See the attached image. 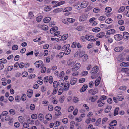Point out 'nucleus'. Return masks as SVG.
<instances>
[{
  "label": "nucleus",
  "mask_w": 129,
  "mask_h": 129,
  "mask_svg": "<svg viewBox=\"0 0 129 129\" xmlns=\"http://www.w3.org/2000/svg\"><path fill=\"white\" fill-rule=\"evenodd\" d=\"M88 17L87 14H84L80 16L79 18V20L80 22H82L85 21Z\"/></svg>",
  "instance_id": "nucleus-4"
},
{
  "label": "nucleus",
  "mask_w": 129,
  "mask_h": 129,
  "mask_svg": "<svg viewBox=\"0 0 129 129\" xmlns=\"http://www.w3.org/2000/svg\"><path fill=\"white\" fill-rule=\"evenodd\" d=\"M42 16H39L37 17L36 18V21L38 22H40L42 18Z\"/></svg>",
  "instance_id": "nucleus-38"
},
{
  "label": "nucleus",
  "mask_w": 129,
  "mask_h": 129,
  "mask_svg": "<svg viewBox=\"0 0 129 129\" xmlns=\"http://www.w3.org/2000/svg\"><path fill=\"white\" fill-rule=\"evenodd\" d=\"M97 96H95L93 97H90L89 98V100L91 101L94 102L97 99Z\"/></svg>",
  "instance_id": "nucleus-32"
},
{
  "label": "nucleus",
  "mask_w": 129,
  "mask_h": 129,
  "mask_svg": "<svg viewBox=\"0 0 129 129\" xmlns=\"http://www.w3.org/2000/svg\"><path fill=\"white\" fill-rule=\"evenodd\" d=\"M51 9V7L48 6H46L44 8V11H50Z\"/></svg>",
  "instance_id": "nucleus-25"
},
{
  "label": "nucleus",
  "mask_w": 129,
  "mask_h": 129,
  "mask_svg": "<svg viewBox=\"0 0 129 129\" xmlns=\"http://www.w3.org/2000/svg\"><path fill=\"white\" fill-rule=\"evenodd\" d=\"M77 44V42H73L71 45V47L73 48H76V45Z\"/></svg>",
  "instance_id": "nucleus-55"
},
{
  "label": "nucleus",
  "mask_w": 129,
  "mask_h": 129,
  "mask_svg": "<svg viewBox=\"0 0 129 129\" xmlns=\"http://www.w3.org/2000/svg\"><path fill=\"white\" fill-rule=\"evenodd\" d=\"M33 13L31 12H29L28 13V17L30 19H31L34 17Z\"/></svg>",
  "instance_id": "nucleus-44"
},
{
  "label": "nucleus",
  "mask_w": 129,
  "mask_h": 129,
  "mask_svg": "<svg viewBox=\"0 0 129 129\" xmlns=\"http://www.w3.org/2000/svg\"><path fill=\"white\" fill-rule=\"evenodd\" d=\"M99 70L98 66H95L92 69V70L91 72V74L93 75L95 74Z\"/></svg>",
  "instance_id": "nucleus-5"
},
{
  "label": "nucleus",
  "mask_w": 129,
  "mask_h": 129,
  "mask_svg": "<svg viewBox=\"0 0 129 129\" xmlns=\"http://www.w3.org/2000/svg\"><path fill=\"white\" fill-rule=\"evenodd\" d=\"M104 32H101L97 34L96 36L99 38H102L104 36Z\"/></svg>",
  "instance_id": "nucleus-24"
},
{
  "label": "nucleus",
  "mask_w": 129,
  "mask_h": 129,
  "mask_svg": "<svg viewBox=\"0 0 129 129\" xmlns=\"http://www.w3.org/2000/svg\"><path fill=\"white\" fill-rule=\"evenodd\" d=\"M83 5V4L82 3H81L80 6H76V9H81L82 8H85L86 7V6H82V5Z\"/></svg>",
  "instance_id": "nucleus-34"
},
{
  "label": "nucleus",
  "mask_w": 129,
  "mask_h": 129,
  "mask_svg": "<svg viewBox=\"0 0 129 129\" xmlns=\"http://www.w3.org/2000/svg\"><path fill=\"white\" fill-rule=\"evenodd\" d=\"M123 35L124 38L125 40H127L129 38V33L127 32H124Z\"/></svg>",
  "instance_id": "nucleus-15"
},
{
  "label": "nucleus",
  "mask_w": 129,
  "mask_h": 129,
  "mask_svg": "<svg viewBox=\"0 0 129 129\" xmlns=\"http://www.w3.org/2000/svg\"><path fill=\"white\" fill-rule=\"evenodd\" d=\"M123 49V47H117L114 49V51L117 52H119L121 51Z\"/></svg>",
  "instance_id": "nucleus-11"
},
{
  "label": "nucleus",
  "mask_w": 129,
  "mask_h": 129,
  "mask_svg": "<svg viewBox=\"0 0 129 129\" xmlns=\"http://www.w3.org/2000/svg\"><path fill=\"white\" fill-rule=\"evenodd\" d=\"M51 20V18L50 17H47L44 19V23H47L50 22Z\"/></svg>",
  "instance_id": "nucleus-19"
},
{
  "label": "nucleus",
  "mask_w": 129,
  "mask_h": 129,
  "mask_svg": "<svg viewBox=\"0 0 129 129\" xmlns=\"http://www.w3.org/2000/svg\"><path fill=\"white\" fill-rule=\"evenodd\" d=\"M64 91L63 88L62 87L59 89L58 91V95H60L62 94V92Z\"/></svg>",
  "instance_id": "nucleus-36"
},
{
  "label": "nucleus",
  "mask_w": 129,
  "mask_h": 129,
  "mask_svg": "<svg viewBox=\"0 0 129 129\" xmlns=\"http://www.w3.org/2000/svg\"><path fill=\"white\" fill-rule=\"evenodd\" d=\"M52 102L54 104H56L57 103V101L56 100V97L54 96H52L51 98Z\"/></svg>",
  "instance_id": "nucleus-22"
},
{
  "label": "nucleus",
  "mask_w": 129,
  "mask_h": 129,
  "mask_svg": "<svg viewBox=\"0 0 129 129\" xmlns=\"http://www.w3.org/2000/svg\"><path fill=\"white\" fill-rule=\"evenodd\" d=\"M122 72H125L128 76H129V68H122L121 70Z\"/></svg>",
  "instance_id": "nucleus-10"
},
{
  "label": "nucleus",
  "mask_w": 129,
  "mask_h": 129,
  "mask_svg": "<svg viewBox=\"0 0 129 129\" xmlns=\"http://www.w3.org/2000/svg\"><path fill=\"white\" fill-rule=\"evenodd\" d=\"M31 117L33 119H36L37 118V115L36 114H33L31 115Z\"/></svg>",
  "instance_id": "nucleus-59"
},
{
  "label": "nucleus",
  "mask_w": 129,
  "mask_h": 129,
  "mask_svg": "<svg viewBox=\"0 0 129 129\" xmlns=\"http://www.w3.org/2000/svg\"><path fill=\"white\" fill-rule=\"evenodd\" d=\"M117 99L119 101H122L124 99L123 96L121 95H119L117 96Z\"/></svg>",
  "instance_id": "nucleus-37"
},
{
  "label": "nucleus",
  "mask_w": 129,
  "mask_h": 129,
  "mask_svg": "<svg viewBox=\"0 0 129 129\" xmlns=\"http://www.w3.org/2000/svg\"><path fill=\"white\" fill-rule=\"evenodd\" d=\"M85 54L84 52L83 51H81L80 52L79 54V57L82 58Z\"/></svg>",
  "instance_id": "nucleus-62"
},
{
  "label": "nucleus",
  "mask_w": 129,
  "mask_h": 129,
  "mask_svg": "<svg viewBox=\"0 0 129 129\" xmlns=\"http://www.w3.org/2000/svg\"><path fill=\"white\" fill-rule=\"evenodd\" d=\"M82 58V61L83 62H85L87 60L88 58V56L87 54H85Z\"/></svg>",
  "instance_id": "nucleus-21"
},
{
  "label": "nucleus",
  "mask_w": 129,
  "mask_h": 129,
  "mask_svg": "<svg viewBox=\"0 0 129 129\" xmlns=\"http://www.w3.org/2000/svg\"><path fill=\"white\" fill-rule=\"evenodd\" d=\"M18 48V46L16 45H13L12 48V50H17Z\"/></svg>",
  "instance_id": "nucleus-61"
},
{
  "label": "nucleus",
  "mask_w": 129,
  "mask_h": 129,
  "mask_svg": "<svg viewBox=\"0 0 129 129\" xmlns=\"http://www.w3.org/2000/svg\"><path fill=\"white\" fill-rule=\"evenodd\" d=\"M112 19L111 18H110L106 20L105 21V22L109 24L111 23L112 22Z\"/></svg>",
  "instance_id": "nucleus-52"
},
{
  "label": "nucleus",
  "mask_w": 129,
  "mask_h": 129,
  "mask_svg": "<svg viewBox=\"0 0 129 129\" xmlns=\"http://www.w3.org/2000/svg\"><path fill=\"white\" fill-rule=\"evenodd\" d=\"M58 83L56 81H54L53 84V86L54 88H56L58 86Z\"/></svg>",
  "instance_id": "nucleus-49"
},
{
  "label": "nucleus",
  "mask_w": 129,
  "mask_h": 129,
  "mask_svg": "<svg viewBox=\"0 0 129 129\" xmlns=\"http://www.w3.org/2000/svg\"><path fill=\"white\" fill-rule=\"evenodd\" d=\"M46 119L49 121L51 120L52 118V115L50 114H47L46 116Z\"/></svg>",
  "instance_id": "nucleus-20"
},
{
  "label": "nucleus",
  "mask_w": 129,
  "mask_h": 129,
  "mask_svg": "<svg viewBox=\"0 0 129 129\" xmlns=\"http://www.w3.org/2000/svg\"><path fill=\"white\" fill-rule=\"evenodd\" d=\"M64 76V72L63 71L61 72L60 74L59 77L61 78H62Z\"/></svg>",
  "instance_id": "nucleus-46"
},
{
  "label": "nucleus",
  "mask_w": 129,
  "mask_h": 129,
  "mask_svg": "<svg viewBox=\"0 0 129 129\" xmlns=\"http://www.w3.org/2000/svg\"><path fill=\"white\" fill-rule=\"evenodd\" d=\"M67 20L68 22L70 23H73L75 21V20L74 19L70 18H67Z\"/></svg>",
  "instance_id": "nucleus-45"
},
{
  "label": "nucleus",
  "mask_w": 129,
  "mask_h": 129,
  "mask_svg": "<svg viewBox=\"0 0 129 129\" xmlns=\"http://www.w3.org/2000/svg\"><path fill=\"white\" fill-rule=\"evenodd\" d=\"M65 83L63 79H61L59 81L58 83V85L60 86H62Z\"/></svg>",
  "instance_id": "nucleus-18"
},
{
  "label": "nucleus",
  "mask_w": 129,
  "mask_h": 129,
  "mask_svg": "<svg viewBox=\"0 0 129 129\" xmlns=\"http://www.w3.org/2000/svg\"><path fill=\"white\" fill-rule=\"evenodd\" d=\"M70 84L69 83L66 82L64 84V91L68 90L69 88Z\"/></svg>",
  "instance_id": "nucleus-12"
},
{
  "label": "nucleus",
  "mask_w": 129,
  "mask_h": 129,
  "mask_svg": "<svg viewBox=\"0 0 129 129\" xmlns=\"http://www.w3.org/2000/svg\"><path fill=\"white\" fill-rule=\"evenodd\" d=\"M112 106L110 105H108L104 110L105 112L106 113L109 112L112 108Z\"/></svg>",
  "instance_id": "nucleus-13"
},
{
  "label": "nucleus",
  "mask_w": 129,
  "mask_h": 129,
  "mask_svg": "<svg viewBox=\"0 0 129 129\" xmlns=\"http://www.w3.org/2000/svg\"><path fill=\"white\" fill-rule=\"evenodd\" d=\"M85 38L87 40L91 42L92 39L94 38V37L93 36L90 35H86L85 36Z\"/></svg>",
  "instance_id": "nucleus-8"
},
{
  "label": "nucleus",
  "mask_w": 129,
  "mask_h": 129,
  "mask_svg": "<svg viewBox=\"0 0 129 129\" xmlns=\"http://www.w3.org/2000/svg\"><path fill=\"white\" fill-rule=\"evenodd\" d=\"M97 103H98V106L99 107H101L104 105L105 104V102L104 101H102L101 99H99L97 102Z\"/></svg>",
  "instance_id": "nucleus-7"
},
{
  "label": "nucleus",
  "mask_w": 129,
  "mask_h": 129,
  "mask_svg": "<svg viewBox=\"0 0 129 129\" xmlns=\"http://www.w3.org/2000/svg\"><path fill=\"white\" fill-rule=\"evenodd\" d=\"M114 38L117 41H120L122 38V36L119 34H117L114 36Z\"/></svg>",
  "instance_id": "nucleus-6"
},
{
  "label": "nucleus",
  "mask_w": 129,
  "mask_h": 129,
  "mask_svg": "<svg viewBox=\"0 0 129 129\" xmlns=\"http://www.w3.org/2000/svg\"><path fill=\"white\" fill-rule=\"evenodd\" d=\"M125 8L124 6H122L120 7L118 10L119 13H121L123 12L125 10Z\"/></svg>",
  "instance_id": "nucleus-43"
},
{
  "label": "nucleus",
  "mask_w": 129,
  "mask_h": 129,
  "mask_svg": "<svg viewBox=\"0 0 129 129\" xmlns=\"http://www.w3.org/2000/svg\"><path fill=\"white\" fill-rule=\"evenodd\" d=\"M77 79L76 78H72L70 81V83L71 85H74L77 82Z\"/></svg>",
  "instance_id": "nucleus-16"
},
{
  "label": "nucleus",
  "mask_w": 129,
  "mask_h": 129,
  "mask_svg": "<svg viewBox=\"0 0 129 129\" xmlns=\"http://www.w3.org/2000/svg\"><path fill=\"white\" fill-rule=\"evenodd\" d=\"M70 45L69 44H67L64 45L62 48V51H64L68 49H69L68 48L70 47Z\"/></svg>",
  "instance_id": "nucleus-23"
},
{
  "label": "nucleus",
  "mask_w": 129,
  "mask_h": 129,
  "mask_svg": "<svg viewBox=\"0 0 129 129\" xmlns=\"http://www.w3.org/2000/svg\"><path fill=\"white\" fill-rule=\"evenodd\" d=\"M117 124V121H116V120H113V121L111 122L109 124V125H110L111 126H115Z\"/></svg>",
  "instance_id": "nucleus-29"
},
{
  "label": "nucleus",
  "mask_w": 129,
  "mask_h": 129,
  "mask_svg": "<svg viewBox=\"0 0 129 129\" xmlns=\"http://www.w3.org/2000/svg\"><path fill=\"white\" fill-rule=\"evenodd\" d=\"M33 91L31 89H28L27 91V96L29 98L31 97L32 96L33 94Z\"/></svg>",
  "instance_id": "nucleus-14"
},
{
  "label": "nucleus",
  "mask_w": 129,
  "mask_h": 129,
  "mask_svg": "<svg viewBox=\"0 0 129 129\" xmlns=\"http://www.w3.org/2000/svg\"><path fill=\"white\" fill-rule=\"evenodd\" d=\"M107 120L108 118H107L105 117L103 118L102 120V124H104L105 123Z\"/></svg>",
  "instance_id": "nucleus-63"
},
{
  "label": "nucleus",
  "mask_w": 129,
  "mask_h": 129,
  "mask_svg": "<svg viewBox=\"0 0 129 129\" xmlns=\"http://www.w3.org/2000/svg\"><path fill=\"white\" fill-rule=\"evenodd\" d=\"M49 82L50 84L52 83L53 82V79L52 76H50L49 78Z\"/></svg>",
  "instance_id": "nucleus-60"
},
{
  "label": "nucleus",
  "mask_w": 129,
  "mask_h": 129,
  "mask_svg": "<svg viewBox=\"0 0 129 129\" xmlns=\"http://www.w3.org/2000/svg\"><path fill=\"white\" fill-rule=\"evenodd\" d=\"M75 60L72 59H69L67 61V63L68 65L70 67L73 66L76 63Z\"/></svg>",
  "instance_id": "nucleus-1"
},
{
  "label": "nucleus",
  "mask_w": 129,
  "mask_h": 129,
  "mask_svg": "<svg viewBox=\"0 0 129 129\" xmlns=\"http://www.w3.org/2000/svg\"><path fill=\"white\" fill-rule=\"evenodd\" d=\"M44 117L43 114L40 113L38 115V119L40 120H42L44 119Z\"/></svg>",
  "instance_id": "nucleus-30"
},
{
  "label": "nucleus",
  "mask_w": 129,
  "mask_h": 129,
  "mask_svg": "<svg viewBox=\"0 0 129 129\" xmlns=\"http://www.w3.org/2000/svg\"><path fill=\"white\" fill-rule=\"evenodd\" d=\"M101 118H99L96 121V122H95V126H98L100 124L101 122Z\"/></svg>",
  "instance_id": "nucleus-31"
},
{
  "label": "nucleus",
  "mask_w": 129,
  "mask_h": 129,
  "mask_svg": "<svg viewBox=\"0 0 129 129\" xmlns=\"http://www.w3.org/2000/svg\"><path fill=\"white\" fill-rule=\"evenodd\" d=\"M100 30V29L99 27L95 28L92 29V31L95 32H98Z\"/></svg>",
  "instance_id": "nucleus-39"
},
{
  "label": "nucleus",
  "mask_w": 129,
  "mask_h": 129,
  "mask_svg": "<svg viewBox=\"0 0 129 129\" xmlns=\"http://www.w3.org/2000/svg\"><path fill=\"white\" fill-rule=\"evenodd\" d=\"M105 10L106 12L109 13L111 12L112 10V9L110 7H107L106 8Z\"/></svg>",
  "instance_id": "nucleus-28"
},
{
  "label": "nucleus",
  "mask_w": 129,
  "mask_h": 129,
  "mask_svg": "<svg viewBox=\"0 0 129 129\" xmlns=\"http://www.w3.org/2000/svg\"><path fill=\"white\" fill-rule=\"evenodd\" d=\"M100 10V9L99 8H96L93 9V12L95 13H97L99 12Z\"/></svg>",
  "instance_id": "nucleus-57"
},
{
  "label": "nucleus",
  "mask_w": 129,
  "mask_h": 129,
  "mask_svg": "<svg viewBox=\"0 0 129 129\" xmlns=\"http://www.w3.org/2000/svg\"><path fill=\"white\" fill-rule=\"evenodd\" d=\"M120 66H129V63L126 62H123L120 64Z\"/></svg>",
  "instance_id": "nucleus-26"
},
{
  "label": "nucleus",
  "mask_w": 129,
  "mask_h": 129,
  "mask_svg": "<svg viewBox=\"0 0 129 129\" xmlns=\"http://www.w3.org/2000/svg\"><path fill=\"white\" fill-rule=\"evenodd\" d=\"M85 79L84 78H81L79 79V83H83L85 81Z\"/></svg>",
  "instance_id": "nucleus-58"
},
{
  "label": "nucleus",
  "mask_w": 129,
  "mask_h": 129,
  "mask_svg": "<svg viewBox=\"0 0 129 129\" xmlns=\"http://www.w3.org/2000/svg\"><path fill=\"white\" fill-rule=\"evenodd\" d=\"M74 108L73 106H70L69 108L68 109V111L69 112H71L73 110Z\"/></svg>",
  "instance_id": "nucleus-48"
},
{
  "label": "nucleus",
  "mask_w": 129,
  "mask_h": 129,
  "mask_svg": "<svg viewBox=\"0 0 129 129\" xmlns=\"http://www.w3.org/2000/svg\"><path fill=\"white\" fill-rule=\"evenodd\" d=\"M21 98L20 96L17 95L15 98V99L16 101L19 102L21 100Z\"/></svg>",
  "instance_id": "nucleus-40"
},
{
  "label": "nucleus",
  "mask_w": 129,
  "mask_h": 129,
  "mask_svg": "<svg viewBox=\"0 0 129 129\" xmlns=\"http://www.w3.org/2000/svg\"><path fill=\"white\" fill-rule=\"evenodd\" d=\"M41 28L43 30H47L48 29V27L47 26L43 25L41 26Z\"/></svg>",
  "instance_id": "nucleus-27"
},
{
  "label": "nucleus",
  "mask_w": 129,
  "mask_h": 129,
  "mask_svg": "<svg viewBox=\"0 0 129 129\" xmlns=\"http://www.w3.org/2000/svg\"><path fill=\"white\" fill-rule=\"evenodd\" d=\"M10 113L12 115H14L15 114L16 112L15 110L13 109H11L9 110Z\"/></svg>",
  "instance_id": "nucleus-51"
},
{
  "label": "nucleus",
  "mask_w": 129,
  "mask_h": 129,
  "mask_svg": "<svg viewBox=\"0 0 129 129\" xmlns=\"http://www.w3.org/2000/svg\"><path fill=\"white\" fill-rule=\"evenodd\" d=\"M72 8L70 7H68L65 8L64 10V12H67L72 10Z\"/></svg>",
  "instance_id": "nucleus-33"
},
{
  "label": "nucleus",
  "mask_w": 129,
  "mask_h": 129,
  "mask_svg": "<svg viewBox=\"0 0 129 129\" xmlns=\"http://www.w3.org/2000/svg\"><path fill=\"white\" fill-rule=\"evenodd\" d=\"M26 96L25 94H23L21 96V100L23 101H24L26 99Z\"/></svg>",
  "instance_id": "nucleus-47"
},
{
  "label": "nucleus",
  "mask_w": 129,
  "mask_h": 129,
  "mask_svg": "<svg viewBox=\"0 0 129 129\" xmlns=\"http://www.w3.org/2000/svg\"><path fill=\"white\" fill-rule=\"evenodd\" d=\"M119 110V108L118 107L116 108L115 109L114 112V116H116L118 114Z\"/></svg>",
  "instance_id": "nucleus-35"
},
{
  "label": "nucleus",
  "mask_w": 129,
  "mask_h": 129,
  "mask_svg": "<svg viewBox=\"0 0 129 129\" xmlns=\"http://www.w3.org/2000/svg\"><path fill=\"white\" fill-rule=\"evenodd\" d=\"M7 62V60L6 59H0V62L1 63L5 64Z\"/></svg>",
  "instance_id": "nucleus-50"
},
{
  "label": "nucleus",
  "mask_w": 129,
  "mask_h": 129,
  "mask_svg": "<svg viewBox=\"0 0 129 129\" xmlns=\"http://www.w3.org/2000/svg\"><path fill=\"white\" fill-rule=\"evenodd\" d=\"M88 87V86L87 85L85 84L84 85L83 87H82V91H81L82 92H84L85 91L87 88Z\"/></svg>",
  "instance_id": "nucleus-42"
},
{
  "label": "nucleus",
  "mask_w": 129,
  "mask_h": 129,
  "mask_svg": "<svg viewBox=\"0 0 129 129\" xmlns=\"http://www.w3.org/2000/svg\"><path fill=\"white\" fill-rule=\"evenodd\" d=\"M116 31L114 29H111L107 30L106 33L107 35H110L115 33Z\"/></svg>",
  "instance_id": "nucleus-9"
},
{
  "label": "nucleus",
  "mask_w": 129,
  "mask_h": 129,
  "mask_svg": "<svg viewBox=\"0 0 129 129\" xmlns=\"http://www.w3.org/2000/svg\"><path fill=\"white\" fill-rule=\"evenodd\" d=\"M23 126L24 128H26L29 126V125L28 123H25L23 124Z\"/></svg>",
  "instance_id": "nucleus-64"
},
{
  "label": "nucleus",
  "mask_w": 129,
  "mask_h": 129,
  "mask_svg": "<svg viewBox=\"0 0 129 129\" xmlns=\"http://www.w3.org/2000/svg\"><path fill=\"white\" fill-rule=\"evenodd\" d=\"M48 109L50 111H52L53 109V106L52 105H49L48 107Z\"/></svg>",
  "instance_id": "nucleus-56"
},
{
  "label": "nucleus",
  "mask_w": 129,
  "mask_h": 129,
  "mask_svg": "<svg viewBox=\"0 0 129 129\" xmlns=\"http://www.w3.org/2000/svg\"><path fill=\"white\" fill-rule=\"evenodd\" d=\"M80 66L81 65L80 63H77L72 68V70L73 71H76L80 68Z\"/></svg>",
  "instance_id": "nucleus-3"
},
{
  "label": "nucleus",
  "mask_w": 129,
  "mask_h": 129,
  "mask_svg": "<svg viewBox=\"0 0 129 129\" xmlns=\"http://www.w3.org/2000/svg\"><path fill=\"white\" fill-rule=\"evenodd\" d=\"M35 77V75L34 74H31L30 75H28V78L29 79L33 78Z\"/></svg>",
  "instance_id": "nucleus-54"
},
{
  "label": "nucleus",
  "mask_w": 129,
  "mask_h": 129,
  "mask_svg": "<svg viewBox=\"0 0 129 129\" xmlns=\"http://www.w3.org/2000/svg\"><path fill=\"white\" fill-rule=\"evenodd\" d=\"M105 19V17L104 16H101L98 18V20L100 21H103Z\"/></svg>",
  "instance_id": "nucleus-53"
},
{
  "label": "nucleus",
  "mask_w": 129,
  "mask_h": 129,
  "mask_svg": "<svg viewBox=\"0 0 129 129\" xmlns=\"http://www.w3.org/2000/svg\"><path fill=\"white\" fill-rule=\"evenodd\" d=\"M18 119L21 123H23L25 121V119L23 117L21 116H20L18 117Z\"/></svg>",
  "instance_id": "nucleus-17"
},
{
  "label": "nucleus",
  "mask_w": 129,
  "mask_h": 129,
  "mask_svg": "<svg viewBox=\"0 0 129 129\" xmlns=\"http://www.w3.org/2000/svg\"><path fill=\"white\" fill-rule=\"evenodd\" d=\"M43 62L42 61L40 60L39 61H36L34 63V64L36 67L37 68H39L40 67L41 68L42 67V64Z\"/></svg>",
  "instance_id": "nucleus-2"
},
{
  "label": "nucleus",
  "mask_w": 129,
  "mask_h": 129,
  "mask_svg": "<svg viewBox=\"0 0 129 129\" xmlns=\"http://www.w3.org/2000/svg\"><path fill=\"white\" fill-rule=\"evenodd\" d=\"M64 53L66 55H68L71 52V50L70 49H68L64 51Z\"/></svg>",
  "instance_id": "nucleus-41"
}]
</instances>
